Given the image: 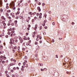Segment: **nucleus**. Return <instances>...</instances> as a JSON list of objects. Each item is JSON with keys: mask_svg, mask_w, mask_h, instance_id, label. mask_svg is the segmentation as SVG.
I'll use <instances>...</instances> for the list:
<instances>
[{"mask_svg": "<svg viewBox=\"0 0 77 77\" xmlns=\"http://www.w3.org/2000/svg\"><path fill=\"white\" fill-rule=\"evenodd\" d=\"M1 18H2V19L3 20H5V19H6V18H5L4 16H2L1 17Z\"/></svg>", "mask_w": 77, "mask_h": 77, "instance_id": "obj_4", "label": "nucleus"}, {"mask_svg": "<svg viewBox=\"0 0 77 77\" xmlns=\"http://www.w3.org/2000/svg\"><path fill=\"white\" fill-rule=\"evenodd\" d=\"M19 17L20 19H24L23 18V16H20Z\"/></svg>", "mask_w": 77, "mask_h": 77, "instance_id": "obj_7", "label": "nucleus"}, {"mask_svg": "<svg viewBox=\"0 0 77 77\" xmlns=\"http://www.w3.org/2000/svg\"><path fill=\"white\" fill-rule=\"evenodd\" d=\"M39 39H42V37L41 36L39 37Z\"/></svg>", "mask_w": 77, "mask_h": 77, "instance_id": "obj_22", "label": "nucleus"}, {"mask_svg": "<svg viewBox=\"0 0 77 77\" xmlns=\"http://www.w3.org/2000/svg\"><path fill=\"white\" fill-rule=\"evenodd\" d=\"M15 42H16V43L17 42H18V40H17V39L15 40Z\"/></svg>", "mask_w": 77, "mask_h": 77, "instance_id": "obj_21", "label": "nucleus"}, {"mask_svg": "<svg viewBox=\"0 0 77 77\" xmlns=\"http://www.w3.org/2000/svg\"><path fill=\"white\" fill-rule=\"evenodd\" d=\"M45 5V3H43L42 4V6H44Z\"/></svg>", "mask_w": 77, "mask_h": 77, "instance_id": "obj_46", "label": "nucleus"}, {"mask_svg": "<svg viewBox=\"0 0 77 77\" xmlns=\"http://www.w3.org/2000/svg\"><path fill=\"white\" fill-rule=\"evenodd\" d=\"M4 60H6V57H5L4 58Z\"/></svg>", "mask_w": 77, "mask_h": 77, "instance_id": "obj_56", "label": "nucleus"}, {"mask_svg": "<svg viewBox=\"0 0 77 77\" xmlns=\"http://www.w3.org/2000/svg\"><path fill=\"white\" fill-rule=\"evenodd\" d=\"M36 15L37 16H38L39 15V14L38 13H37Z\"/></svg>", "mask_w": 77, "mask_h": 77, "instance_id": "obj_62", "label": "nucleus"}, {"mask_svg": "<svg viewBox=\"0 0 77 77\" xmlns=\"http://www.w3.org/2000/svg\"><path fill=\"white\" fill-rule=\"evenodd\" d=\"M0 57H1V58H2V59H3V57H3V56H1Z\"/></svg>", "mask_w": 77, "mask_h": 77, "instance_id": "obj_49", "label": "nucleus"}, {"mask_svg": "<svg viewBox=\"0 0 77 77\" xmlns=\"http://www.w3.org/2000/svg\"><path fill=\"white\" fill-rule=\"evenodd\" d=\"M10 64L11 66H13V65H14V63H11Z\"/></svg>", "mask_w": 77, "mask_h": 77, "instance_id": "obj_20", "label": "nucleus"}, {"mask_svg": "<svg viewBox=\"0 0 77 77\" xmlns=\"http://www.w3.org/2000/svg\"><path fill=\"white\" fill-rule=\"evenodd\" d=\"M31 14H32V12H29V15H31Z\"/></svg>", "mask_w": 77, "mask_h": 77, "instance_id": "obj_47", "label": "nucleus"}, {"mask_svg": "<svg viewBox=\"0 0 77 77\" xmlns=\"http://www.w3.org/2000/svg\"><path fill=\"white\" fill-rule=\"evenodd\" d=\"M23 64L24 65H26V62H23Z\"/></svg>", "mask_w": 77, "mask_h": 77, "instance_id": "obj_51", "label": "nucleus"}, {"mask_svg": "<svg viewBox=\"0 0 77 77\" xmlns=\"http://www.w3.org/2000/svg\"><path fill=\"white\" fill-rule=\"evenodd\" d=\"M37 38L36 39V41H38V38H39V35H38L37 36Z\"/></svg>", "mask_w": 77, "mask_h": 77, "instance_id": "obj_5", "label": "nucleus"}, {"mask_svg": "<svg viewBox=\"0 0 77 77\" xmlns=\"http://www.w3.org/2000/svg\"><path fill=\"white\" fill-rule=\"evenodd\" d=\"M39 43H40V44H41V43H42V41H41V40H40V41H39Z\"/></svg>", "mask_w": 77, "mask_h": 77, "instance_id": "obj_40", "label": "nucleus"}, {"mask_svg": "<svg viewBox=\"0 0 77 77\" xmlns=\"http://www.w3.org/2000/svg\"><path fill=\"white\" fill-rule=\"evenodd\" d=\"M25 59H27V56H25Z\"/></svg>", "mask_w": 77, "mask_h": 77, "instance_id": "obj_35", "label": "nucleus"}, {"mask_svg": "<svg viewBox=\"0 0 77 77\" xmlns=\"http://www.w3.org/2000/svg\"><path fill=\"white\" fill-rule=\"evenodd\" d=\"M44 28L45 29H47V26H45Z\"/></svg>", "mask_w": 77, "mask_h": 77, "instance_id": "obj_32", "label": "nucleus"}, {"mask_svg": "<svg viewBox=\"0 0 77 77\" xmlns=\"http://www.w3.org/2000/svg\"><path fill=\"white\" fill-rule=\"evenodd\" d=\"M22 68H25V66H22Z\"/></svg>", "mask_w": 77, "mask_h": 77, "instance_id": "obj_19", "label": "nucleus"}, {"mask_svg": "<svg viewBox=\"0 0 77 77\" xmlns=\"http://www.w3.org/2000/svg\"><path fill=\"white\" fill-rule=\"evenodd\" d=\"M23 42V40L22 39L21 40H20V43H22Z\"/></svg>", "mask_w": 77, "mask_h": 77, "instance_id": "obj_11", "label": "nucleus"}, {"mask_svg": "<svg viewBox=\"0 0 77 77\" xmlns=\"http://www.w3.org/2000/svg\"><path fill=\"white\" fill-rule=\"evenodd\" d=\"M12 77H15V76L14 75V74H12Z\"/></svg>", "mask_w": 77, "mask_h": 77, "instance_id": "obj_55", "label": "nucleus"}, {"mask_svg": "<svg viewBox=\"0 0 77 77\" xmlns=\"http://www.w3.org/2000/svg\"><path fill=\"white\" fill-rule=\"evenodd\" d=\"M11 72H14V70L11 69Z\"/></svg>", "mask_w": 77, "mask_h": 77, "instance_id": "obj_26", "label": "nucleus"}, {"mask_svg": "<svg viewBox=\"0 0 77 77\" xmlns=\"http://www.w3.org/2000/svg\"><path fill=\"white\" fill-rule=\"evenodd\" d=\"M20 11H18L16 14H18H18H20Z\"/></svg>", "mask_w": 77, "mask_h": 77, "instance_id": "obj_14", "label": "nucleus"}, {"mask_svg": "<svg viewBox=\"0 0 77 77\" xmlns=\"http://www.w3.org/2000/svg\"><path fill=\"white\" fill-rule=\"evenodd\" d=\"M44 16L45 17V18H47V14H46V13H45L44 14Z\"/></svg>", "mask_w": 77, "mask_h": 77, "instance_id": "obj_8", "label": "nucleus"}, {"mask_svg": "<svg viewBox=\"0 0 77 77\" xmlns=\"http://www.w3.org/2000/svg\"><path fill=\"white\" fill-rule=\"evenodd\" d=\"M12 40H13V39H12V38H11L10 39V44H13V43H14V42H12Z\"/></svg>", "mask_w": 77, "mask_h": 77, "instance_id": "obj_1", "label": "nucleus"}, {"mask_svg": "<svg viewBox=\"0 0 77 77\" xmlns=\"http://www.w3.org/2000/svg\"><path fill=\"white\" fill-rule=\"evenodd\" d=\"M16 67H14L13 68V69H14V70H16Z\"/></svg>", "mask_w": 77, "mask_h": 77, "instance_id": "obj_25", "label": "nucleus"}, {"mask_svg": "<svg viewBox=\"0 0 77 77\" xmlns=\"http://www.w3.org/2000/svg\"><path fill=\"white\" fill-rule=\"evenodd\" d=\"M2 63H3V64H4V63H5V61H3L2 62Z\"/></svg>", "mask_w": 77, "mask_h": 77, "instance_id": "obj_17", "label": "nucleus"}, {"mask_svg": "<svg viewBox=\"0 0 77 77\" xmlns=\"http://www.w3.org/2000/svg\"><path fill=\"white\" fill-rule=\"evenodd\" d=\"M32 22H33H33H35V19H32Z\"/></svg>", "mask_w": 77, "mask_h": 77, "instance_id": "obj_18", "label": "nucleus"}, {"mask_svg": "<svg viewBox=\"0 0 77 77\" xmlns=\"http://www.w3.org/2000/svg\"><path fill=\"white\" fill-rule=\"evenodd\" d=\"M56 57L57 58H58V56H57V55H56Z\"/></svg>", "mask_w": 77, "mask_h": 77, "instance_id": "obj_54", "label": "nucleus"}, {"mask_svg": "<svg viewBox=\"0 0 77 77\" xmlns=\"http://www.w3.org/2000/svg\"><path fill=\"white\" fill-rule=\"evenodd\" d=\"M36 14V12H34L33 13V15H35Z\"/></svg>", "mask_w": 77, "mask_h": 77, "instance_id": "obj_41", "label": "nucleus"}, {"mask_svg": "<svg viewBox=\"0 0 77 77\" xmlns=\"http://www.w3.org/2000/svg\"><path fill=\"white\" fill-rule=\"evenodd\" d=\"M41 71H44V70L43 69H41Z\"/></svg>", "mask_w": 77, "mask_h": 77, "instance_id": "obj_60", "label": "nucleus"}, {"mask_svg": "<svg viewBox=\"0 0 77 77\" xmlns=\"http://www.w3.org/2000/svg\"><path fill=\"white\" fill-rule=\"evenodd\" d=\"M38 44V42H35V45H37Z\"/></svg>", "mask_w": 77, "mask_h": 77, "instance_id": "obj_24", "label": "nucleus"}, {"mask_svg": "<svg viewBox=\"0 0 77 77\" xmlns=\"http://www.w3.org/2000/svg\"><path fill=\"white\" fill-rule=\"evenodd\" d=\"M9 8V6H7L6 7V9H8Z\"/></svg>", "mask_w": 77, "mask_h": 77, "instance_id": "obj_48", "label": "nucleus"}, {"mask_svg": "<svg viewBox=\"0 0 77 77\" xmlns=\"http://www.w3.org/2000/svg\"><path fill=\"white\" fill-rule=\"evenodd\" d=\"M45 23H43V24L42 25L43 26H45Z\"/></svg>", "mask_w": 77, "mask_h": 77, "instance_id": "obj_36", "label": "nucleus"}, {"mask_svg": "<svg viewBox=\"0 0 77 77\" xmlns=\"http://www.w3.org/2000/svg\"><path fill=\"white\" fill-rule=\"evenodd\" d=\"M26 29V26H23V30H25Z\"/></svg>", "mask_w": 77, "mask_h": 77, "instance_id": "obj_9", "label": "nucleus"}, {"mask_svg": "<svg viewBox=\"0 0 77 77\" xmlns=\"http://www.w3.org/2000/svg\"><path fill=\"white\" fill-rule=\"evenodd\" d=\"M16 68H17V69H19V67H16Z\"/></svg>", "mask_w": 77, "mask_h": 77, "instance_id": "obj_64", "label": "nucleus"}, {"mask_svg": "<svg viewBox=\"0 0 77 77\" xmlns=\"http://www.w3.org/2000/svg\"><path fill=\"white\" fill-rule=\"evenodd\" d=\"M19 40H20V41H21V40H22V38H21V37L20 38H19Z\"/></svg>", "mask_w": 77, "mask_h": 77, "instance_id": "obj_44", "label": "nucleus"}, {"mask_svg": "<svg viewBox=\"0 0 77 77\" xmlns=\"http://www.w3.org/2000/svg\"><path fill=\"white\" fill-rule=\"evenodd\" d=\"M6 76H7V77H8V76H9V75H8V74L7 73L6 74Z\"/></svg>", "mask_w": 77, "mask_h": 77, "instance_id": "obj_42", "label": "nucleus"}, {"mask_svg": "<svg viewBox=\"0 0 77 77\" xmlns=\"http://www.w3.org/2000/svg\"><path fill=\"white\" fill-rule=\"evenodd\" d=\"M8 72V70H6L5 72V74H7Z\"/></svg>", "mask_w": 77, "mask_h": 77, "instance_id": "obj_12", "label": "nucleus"}, {"mask_svg": "<svg viewBox=\"0 0 77 77\" xmlns=\"http://www.w3.org/2000/svg\"><path fill=\"white\" fill-rule=\"evenodd\" d=\"M44 23H46V21L45 20H44L43 22Z\"/></svg>", "mask_w": 77, "mask_h": 77, "instance_id": "obj_45", "label": "nucleus"}, {"mask_svg": "<svg viewBox=\"0 0 77 77\" xmlns=\"http://www.w3.org/2000/svg\"><path fill=\"white\" fill-rule=\"evenodd\" d=\"M8 18H9V20H11V17H8Z\"/></svg>", "mask_w": 77, "mask_h": 77, "instance_id": "obj_53", "label": "nucleus"}, {"mask_svg": "<svg viewBox=\"0 0 77 77\" xmlns=\"http://www.w3.org/2000/svg\"><path fill=\"white\" fill-rule=\"evenodd\" d=\"M14 23L15 24L17 23V20H15L14 21Z\"/></svg>", "mask_w": 77, "mask_h": 77, "instance_id": "obj_30", "label": "nucleus"}, {"mask_svg": "<svg viewBox=\"0 0 77 77\" xmlns=\"http://www.w3.org/2000/svg\"><path fill=\"white\" fill-rule=\"evenodd\" d=\"M14 48L15 50H17V46H15L14 47Z\"/></svg>", "mask_w": 77, "mask_h": 77, "instance_id": "obj_16", "label": "nucleus"}, {"mask_svg": "<svg viewBox=\"0 0 77 77\" xmlns=\"http://www.w3.org/2000/svg\"><path fill=\"white\" fill-rule=\"evenodd\" d=\"M0 6H3V2L2 1H0Z\"/></svg>", "mask_w": 77, "mask_h": 77, "instance_id": "obj_3", "label": "nucleus"}, {"mask_svg": "<svg viewBox=\"0 0 77 77\" xmlns=\"http://www.w3.org/2000/svg\"><path fill=\"white\" fill-rule=\"evenodd\" d=\"M2 73L0 72V76H2Z\"/></svg>", "mask_w": 77, "mask_h": 77, "instance_id": "obj_57", "label": "nucleus"}, {"mask_svg": "<svg viewBox=\"0 0 77 77\" xmlns=\"http://www.w3.org/2000/svg\"><path fill=\"white\" fill-rule=\"evenodd\" d=\"M22 50H23V51H24L25 50V48H22Z\"/></svg>", "mask_w": 77, "mask_h": 77, "instance_id": "obj_34", "label": "nucleus"}, {"mask_svg": "<svg viewBox=\"0 0 77 77\" xmlns=\"http://www.w3.org/2000/svg\"><path fill=\"white\" fill-rule=\"evenodd\" d=\"M3 25H4V26H6V23H4L3 24Z\"/></svg>", "mask_w": 77, "mask_h": 77, "instance_id": "obj_59", "label": "nucleus"}, {"mask_svg": "<svg viewBox=\"0 0 77 77\" xmlns=\"http://www.w3.org/2000/svg\"><path fill=\"white\" fill-rule=\"evenodd\" d=\"M28 20H30V19H31L30 17H28Z\"/></svg>", "mask_w": 77, "mask_h": 77, "instance_id": "obj_39", "label": "nucleus"}, {"mask_svg": "<svg viewBox=\"0 0 77 77\" xmlns=\"http://www.w3.org/2000/svg\"><path fill=\"white\" fill-rule=\"evenodd\" d=\"M52 25L53 26H54L55 25V23H54V22H53L52 23Z\"/></svg>", "mask_w": 77, "mask_h": 77, "instance_id": "obj_31", "label": "nucleus"}, {"mask_svg": "<svg viewBox=\"0 0 77 77\" xmlns=\"http://www.w3.org/2000/svg\"><path fill=\"white\" fill-rule=\"evenodd\" d=\"M42 65H43L42 64V63L40 64V66H42Z\"/></svg>", "mask_w": 77, "mask_h": 77, "instance_id": "obj_33", "label": "nucleus"}, {"mask_svg": "<svg viewBox=\"0 0 77 77\" xmlns=\"http://www.w3.org/2000/svg\"><path fill=\"white\" fill-rule=\"evenodd\" d=\"M24 40H27V38L26 36H24V38H23Z\"/></svg>", "mask_w": 77, "mask_h": 77, "instance_id": "obj_6", "label": "nucleus"}, {"mask_svg": "<svg viewBox=\"0 0 77 77\" xmlns=\"http://www.w3.org/2000/svg\"><path fill=\"white\" fill-rule=\"evenodd\" d=\"M74 24H75V23L73 22H72V25H74Z\"/></svg>", "mask_w": 77, "mask_h": 77, "instance_id": "obj_50", "label": "nucleus"}, {"mask_svg": "<svg viewBox=\"0 0 77 77\" xmlns=\"http://www.w3.org/2000/svg\"><path fill=\"white\" fill-rule=\"evenodd\" d=\"M35 60H39V59L36 57H35Z\"/></svg>", "mask_w": 77, "mask_h": 77, "instance_id": "obj_10", "label": "nucleus"}, {"mask_svg": "<svg viewBox=\"0 0 77 77\" xmlns=\"http://www.w3.org/2000/svg\"><path fill=\"white\" fill-rule=\"evenodd\" d=\"M54 42V39H52V42Z\"/></svg>", "mask_w": 77, "mask_h": 77, "instance_id": "obj_63", "label": "nucleus"}, {"mask_svg": "<svg viewBox=\"0 0 77 77\" xmlns=\"http://www.w3.org/2000/svg\"><path fill=\"white\" fill-rule=\"evenodd\" d=\"M6 38H8V35H6L5 36Z\"/></svg>", "mask_w": 77, "mask_h": 77, "instance_id": "obj_58", "label": "nucleus"}, {"mask_svg": "<svg viewBox=\"0 0 77 77\" xmlns=\"http://www.w3.org/2000/svg\"><path fill=\"white\" fill-rule=\"evenodd\" d=\"M16 19H17V20L18 19V17L17 16L16 17Z\"/></svg>", "mask_w": 77, "mask_h": 77, "instance_id": "obj_43", "label": "nucleus"}, {"mask_svg": "<svg viewBox=\"0 0 77 77\" xmlns=\"http://www.w3.org/2000/svg\"><path fill=\"white\" fill-rule=\"evenodd\" d=\"M18 6H21L20 3H19L18 4Z\"/></svg>", "mask_w": 77, "mask_h": 77, "instance_id": "obj_61", "label": "nucleus"}, {"mask_svg": "<svg viewBox=\"0 0 77 77\" xmlns=\"http://www.w3.org/2000/svg\"><path fill=\"white\" fill-rule=\"evenodd\" d=\"M12 17H13V18H15V15H12Z\"/></svg>", "mask_w": 77, "mask_h": 77, "instance_id": "obj_37", "label": "nucleus"}, {"mask_svg": "<svg viewBox=\"0 0 77 77\" xmlns=\"http://www.w3.org/2000/svg\"><path fill=\"white\" fill-rule=\"evenodd\" d=\"M0 48H1V49H2V48H3V46L2 45H1L0 46Z\"/></svg>", "mask_w": 77, "mask_h": 77, "instance_id": "obj_13", "label": "nucleus"}, {"mask_svg": "<svg viewBox=\"0 0 77 77\" xmlns=\"http://www.w3.org/2000/svg\"><path fill=\"white\" fill-rule=\"evenodd\" d=\"M13 53H15V50L14 49H13Z\"/></svg>", "mask_w": 77, "mask_h": 77, "instance_id": "obj_23", "label": "nucleus"}, {"mask_svg": "<svg viewBox=\"0 0 77 77\" xmlns=\"http://www.w3.org/2000/svg\"><path fill=\"white\" fill-rule=\"evenodd\" d=\"M36 29H37V26H35V28H34V29L35 31H36Z\"/></svg>", "mask_w": 77, "mask_h": 77, "instance_id": "obj_27", "label": "nucleus"}, {"mask_svg": "<svg viewBox=\"0 0 77 77\" xmlns=\"http://www.w3.org/2000/svg\"><path fill=\"white\" fill-rule=\"evenodd\" d=\"M41 9L40 8V7H39V12H41Z\"/></svg>", "mask_w": 77, "mask_h": 77, "instance_id": "obj_15", "label": "nucleus"}, {"mask_svg": "<svg viewBox=\"0 0 77 77\" xmlns=\"http://www.w3.org/2000/svg\"><path fill=\"white\" fill-rule=\"evenodd\" d=\"M39 18H42V13H40L39 14Z\"/></svg>", "mask_w": 77, "mask_h": 77, "instance_id": "obj_2", "label": "nucleus"}, {"mask_svg": "<svg viewBox=\"0 0 77 77\" xmlns=\"http://www.w3.org/2000/svg\"><path fill=\"white\" fill-rule=\"evenodd\" d=\"M14 59H13V58H11V61H13V60H14Z\"/></svg>", "mask_w": 77, "mask_h": 77, "instance_id": "obj_38", "label": "nucleus"}, {"mask_svg": "<svg viewBox=\"0 0 77 77\" xmlns=\"http://www.w3.org/2000/svg\"><path fill=\"white\" fill-rule=\"evenodd\" d=\"M0 11L1 12H3V9H2V8H1L0 10Z\"/></svg>", "mask_w": 77, "mask_h": 77, "instance_id": "obj_28", "label": "nucleus"}, {"mask_svg": "<svg viewBox=\"0 0 77 77\" xmlns=\"http://www.w3.org/2000/svg\"><path fill=\"white\" fill-rule=\"evenodd\" d=\"M7 12H8V13H9V12H11V10H8L7 11Z\"/></svg>", "mask_w": 77, "mask_h": 77, "instance_id": "obj_29", "label": "nucleus"}, {"mask_svg": "<svg viewBox=\"0 0 77 77\" xmlns=\"http://www.w3.org/2000/svg\"><path fill=\"white\" fill-rule=\"evenodd\" d=\"M17 48H18V50H20V47H18Z\"/></svg>", "mask_w": 77, "mask_h": 77, "instance_id": "obj_52", "label": "nucleus"}]
</instances>
